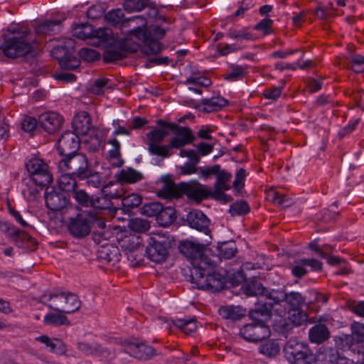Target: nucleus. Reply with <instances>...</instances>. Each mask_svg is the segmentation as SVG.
<instances>
[{
  "label": "nucleus",
  "mask_w": 364,
  "mask_h": 364,
  "mask_svg": "<svg viewBox=\"0 0 364 364\" xmlns=\"http://www.w3.org/2000/svg\"><path fill=\"white\" fill-rule=\"evenodd\" d=\"M180 252L192 259L191 282L198 289L216 291L223 288V282L220 274L214 272V267L203 259L205 245L191 240L182 242Z\"/></svg>",
  "instance_id": "nucleus-1"
},
{
  "label": "nucleus",
  "mask_w": 364,
  "mask_h": 364,
  "mask_svg": "<svg viewBox=\"0 0 364 364\" xmlns=\"http://www.w3.org/2000/svg\"><path fill=\"white\" fill-rule=\"evenodd\" d=\"M73 36L80 39H89V43L105 50L103 59L106 63L114 62V33L110 28L94 29L88 23H80L73 28Z\"/></svg>",
  "instance_id": "nucleus-2"
},
{
  "label": "nucleus",
  "mask_w": 364,
  "mask_h": 364,
  "mask_svg": "<svg viewBox=\"0 0 364 364\" xmlns=\"http://www.w3.org/2000/svg\"><path fill=\"white\" fill-rule=\"evenodd\" d=\"M129 23L137 26L129 35L130 40L135 41L129 47L132 51L135 52L141 48L146 55H153L159 53L162 50L163 46L159 41L151 36V29L146 28V19L144 16H134L129 19Z\"/></svg>",
  "instance_id": "nucleus-3"
},
{
  "label": "nucleus",
  "mask_w": 364,
  "mask_h": 364,
  "mask_svg": "<svg viewBox=\"0 0 364 364\" xmlns=\"http://www.w3.org/2000/svg\"><path fill=\"white\" fill-rule=\"evenodd\" d=\"M272 313L265 306L264 309L257 307L250 311L249 316L252 323L243 326L240 330V335L245 341L252 343L258 342L270 336V329L265 323L270 318Z\"/></svg>",
  "instance_id": "nucleus-4"
},
{
  "label": "nucleus",
  "mask_w": 364,
  "mask_h": 364,
  "mask_svg": "<svg viewBox=\"0 0 364 364\" xmlns=\"http://www.w3.org/2000/svg\"><path fill=\"white\" fill-rule=\"evenodd\" d=\"M14 36L1 43V49L5 56L9 58H17L26 55L33 51L32 42L28 38L27 30L13 32Z\"/></svg>",
  "instance_id": "nucleus-5"
},
{
  "label": "nucleus",
  "mask_w": 364,
  "mask_h": 364,
  "mask_svg": "<svg viewBox=\"0 0 364 364\" xmlns=\"http://www.w3.org/2000/svg\"><path fill=\"white\" fill-rule=\"evenodd\" d=\"M267 296L268 301H265V306L271 313L274 311L279 316H284L287 314L285 309H281L283 305L280 302L287 304L290 308H299L304 302L302 295L296 291L284 293L282 291L272 290Z\"/></svg>",
  "instance_id": "nucleus-6"
},
{
  "label": "nucleus",
  "mask_w": 364,
  "mask_h": 364,
  "mask_svg": "<svg viewBox=\"0 0 364 364\" xmlns=\"http://www.w3.org/2000/svg\"><path fill=\"white\" fill-rule=\"evenodd\" d=\"M56 299L53 304L41 301L49 309L64 314H71L77 311L81 306V301L78 296L70 291H61L59 293H50L48 300Z\"/></svg>",
  "instance_id": "nucleus-7"
},
{
  "label": "nucleus",
  "mask_w": 364,
  "mask_h": 364,
  "mask_svg": "<svg viewBox=\"0 0 364 364\" xmlns=\"http://www.w3.org/2000/svg\"><path fill=\"white\" fill-rule=\"evenodd\" d=\"M72 127L78 135L89 136L94 151L100 147L102 141L98 132L92 125V119L88 112L81 111L76 114L72 122Z\"/></svg>",
  "instance_id": "nucleus-8"
},
{
  "label": "nucleus",
  "mask_w": 364,
  "mask_h": 364,
  "mask_svg": "<svg viewBox=\"0 0 364 364\" xmlns=\"http://www.w3.org/2000/svg\"><path fill=\"white\" fill-rule=\"evenodd\" d=\"M97 219L96 214L92 211H81L74 217L69 218L68 230L70 233L76 238H83L91 231V223Z\"/></svg>",
  "instance_id": "nucleus-9"
},
{
  "label": "nucleus",
  "mask_w": 364,
  "mask_h": 364,
  "mask_svg": "<svg viewBox=\"0 0 364 364\" xmlns=\"http://www.w3.org/2000/svg\"><path fill=\"white\" fill-rule=\"evenodd\" d=\"M284 353L291 364H309L312 355L308 345L296 338L290 339L287 343Z\"/></svg>",
  "instance_id": "nucleus-10"
},
{
  "label": "nucleus",
  "mask_w": 364,
  "mask_h": 364,
  "mask_svg": "<svg viewBox=\"0 0 364 364\" xmlns=\"http://www.w3.org/2000/svg\"><path fill=\"white\" fill-rule=\"evenodd\" d=\"M25 167L31 179L36 185L46 186L53 181V176L48 171V166L42 159H31L26 163Z\"/></svg>",
  "instance_id": "nucleus-11"
},
{
  "label": "nucleus",
  "mask_w": 364,
  "mask_h": 364,
  "mask_svg": "<svg viewBox=\"0 0 364 364\" xmlns=\"http://www.w3.org/2000/svg\"><path fill=\"white\" fill-rule=\"evenodd\" d=\"M46 207L53 212L65 214L75 208L70 203V195L54 187H48L45 193Z\"/></svg>",
  "instance_id": "nucleus-12"
},
{
  "label": "nucleus",
  "mask_w": 364,
  "mask_h": 364,
  "mask_svg": "<svg viewBox=\"0 0 364 364\" xmlns=\"http://www.w3.org/2000/svg\"><path fill=\"white\" fill-rule=\"evenodd\" d=\"M157 124L165 126L171 130L173 137L170 141L169 146L178 149L187 144H191L194 140V136L191 129L187 127L178 126L173 123H166L163 120H158Z\"/></svg>",
  "instance_id": "nucleus-13"
},
{
  "label": "nucleus",
  "mask_w": 364,
  "mask_h": 364,
  "mask_svg": "<svg viewBox=\"0 0 364 364\" xmlns=\"http://www.w3.org/2000/svg\"><path fill=\"white\" fill-rule=\"evenodd\" d=\"M167 133L162 129H154L146 134L148 150L152 155L168 158L171 155L168 145H161Z\"/></svg>",
  "instance_id": "nucleus-14"
},
{
  "label": "nucleus",
  "mask_w": 364,
  "mask_h": 364,
  "mask_svg": "<svg viewBox=\"0 0 364 364\" xmlns=\"http://www.w3.org/2000/svg\"><path fill=\"white\" fill-rule=\"evenodd\" d=\"M88 167V160L86 156L78 152L63 157L59 162L60 169L65 168V170L70 171L77 178L81 176V173L85 172Z\"/></svg>",
  "instance_id": "nucleus-15"
},
{
  "label": "nucleus",
  "mask_w": 364,
  "mask_h": 364,
  "mask_svg": "<svg viewBox=\"0 0 364 364\" xmlns=\"http://www.w3.org/2000/svg\"><path fill=\"white\" fill-rule=\"evenodd\" d=\"M79 148V135L75 132H65L58 141V152L63 157L77 153Z\"/></svg>",
  "instance_id": "nucleus-16"
},
{
  "label": "nucleus",
  "mask_w": 364,
  "mask_h": 364,
  "mask_svg": "<svg viewBox=\"0 0 364 364\" xmlns=\"http://www.w3.org/2000/svg\"><path fill=\"white\" fill-rule=\"evenodd\" d=\"M52 53L63 70H74L80 66V60L65 46L55 47Z\"/></svg>",
  "instance_id": "nucleus-17"
},
{
  "label": "nucleus",
  "mask_w": 364,
  "mask_h": 364,
  "mask_svg": "<svg viewBox=\"0 0 364 364\" xmlns=\"http://www.w3.org/2000/svg\"><path fill=\"white\" fill-rule=\"evenodd\" d=\"M113 181H110L107 185L104 186L101 190L100 196L94 197L93 210H109L111 217H114V208L112 199H114V193L112 191Z\"/></svg>",
  "instance_id": "nucleus-18"
},
{
  "label": "nucleus",
  "mask_w": 364,
  "mask_h": 364,
  "mask_svg": "<svg viewBox=\"0 0 364 364\" xmlns=\"http://www.w3.org/2000/svg\"><path fill=\"white\" fill-rule=\"evenodd\" d=\"M146 253L147 257L152 262L161 263L166 259L168 251L165 242L159 241L151 237L149 238Z\"/></svg>",
  "instance_id": "nucleus-19"
},
{
  "label": "nucleus",
  "mask_w": 364,
  "mask_h": 364,
  "mask_svg": "<svg viewBox=\"0 0 364 364\" xmlns=\"http://www.w3.org/2000/svg\"><path fill=\"white\" fill-rule=\"evenodd\" d=\"M180 196L186 195L189 199L200 202L207 198L208 192L197 181L178 183Z\"/></svg>",
  "instance_id": "nucleus-20"
},
{
  "label": "nucleus",
  "mask_w": 364,
  "mask_h": 364,
  "mask_svg": "<svg viewBox=\"0 0 364 364\" xmlns=\"http://www.w3.org/2000/svg\"><path fill=\"white\" fill-rule=\"evenodd\" d=\"M63 121V117L55 112L42 113L38 117L39 126L48 134H54L58 131Z\"/></svg>",
  "instance_id": "nucleus-21"
},
{
  "label": "nucleus",
  "mask_w": 364,
  "mask_h": 364,
  "mask_svg": "<svg viewBox=\"0 0 364 364\" xmlns=\"http://www.w3.org/2000/svg\"><path fill=\"white\" fill-rule=\"evenodd\" d=\"M124 350L139 359H147L154 354L152 347L146 345L143 342H126L124 345Z\"/></svg>",
  "instance_id": "nucleus-22"
},
{
  "label": "nucleus",
  "mask_w": 364,
  "mask_h": 364,
  "mask_svg": "<svg viewBox=\"0 0 364 364\" xmlns=\"http://www.w3.org/2000/svg\"><path fill=\"white\" fill-rule=\"evenodd\" d=\"M187 221L192 228L204 232L206 235L209 232L210 221L201 211L193 210L189 212L187 215Z\"/></svg>",
  "instance_id": "nucleus-23"
},
{
  "label": "nucleus",
  "mask_w": 364,
  "mask_h": 364,
  "mask_svg": "<svg viewBox=\"0 0 364 364\" xmlns=\"http://www.w3.org/2000/svg\"><path fill=\"white\" fill-rule=\"evenodd\" d=\"M107 6L105 3H99L90 6L87 11V16L90 19H97L104 17L106 22L114 26V9H111L107 14L105 12Z\"/></svg>",
  "instance_id": "nucleus-24"
},
{
  "label": "nucleus",
  "mask_w": 364,
  "mask_h": 364,
  "mask_svg": "<svg viewBox=\"0 0 364 364\" xmlns=\"http://www.w3.org/2000/svg\"><path fill=\"white\" fill-rule=\"evenodd\" d=\"M245 292L247 296H258V301L262 304V308H265V301H268L267 294L271 292L266 289L259 282H252L245 287Z\"/></svg>",
  "instance_id": "nucleus-25"
},
{
  "label": "nucleus",
  "mask_w": 364,
  "mask_h": 364,
  "mask_svg": "<svg viewBox=\"0 0 364 364\" xmlns=\"http://www.w3.org/2000/svg\"><path fill=\"white\" fill-rule=\"evenodd\" d=\"M62 27L60 20H47L36 28V32L38 35L52 36L60 32Z\"/></svg>",
  "instance_id": "nucleus-26"
},
{
  "label": "nucleus",
  "mask_w": 364,
  "mask_h": 364,
  "mask_svg": "<svg viewBox=\"0 0 364 364\" xmlns=\"http://www.w3.org/2000/svg\"><path fill=\"white\" fill-rule=\"evenodd\" d=\"M218 313L223 318L235 321L245 316L246 311L240 306H224L219 309Z\"/></svg>",
  "instance_id": "nucleus-27"
},
{
  "label": "nucleus",
  "mask_w": 364,
  "mask_h": 364,
  "mask_svg": "<svg viewBox=\"0 0 364 364\" xmlns=\"http://www.w3.org/2000/svg\"><path fill=\"white\" fill-rule=\"evenodd\" d=\"M114 87V83L108 78H99L95 80L90 86L88 90L95 95H103L111 93Z\"/></svg>",
  "instance_id": "nucleus-28"
},
{
  "label": "nucleus",
  "mask_w": 364,
  "mask_h": 364,
  "mask_svg": "<svg viewBox=\"0 0 364 364\" xmlns=\"http://www.w3.org/2000/svg\"><path fill=\"white\" fill-rule=\"evenodd\" d=\"M76 176L70 172L63 173L58 180L59 190L69 193L77 188Z\"/></svg>",
  "instance_id": "nucleus-29"
},
{
  "label": "nucleus",
  "mask_w": 364,
  "mask_h": 364,
  "mask_svg": "<svg viewBox=\"0 0 364 364\" xmlns=\"http://www.w3.org/2000/svg\"><path fill=\"white\" fill-rule=\"evenodd\" d=\"M258 350L262 355L267 358H274L279 354L281 346L278 341L269 339L262 342L259 345Z\"/></svg>",
  "instance_id": "nucleus-30"
},
{
  "label": "nucleus",
  "mask_w": 364,
  "mask_h": 364,
  "mask_svg": "<svg viewBox=\"0 0 364 364\" xmlns=\"http://www.w3.org/2000/svg\"><path fill=\"white\" fill-rule=\"evenodd\" d=\"M159 196L164 198H173L180 197L178 184L176 185L168 178L163 179V186L159 191Z\"/></svg>",
  "instance_id": "nucleus-31"
},
{
  "label": "nucleus",
  "mask_w": 364,
  "mask_h": 364,
  "mask_svg": "<svg viewBox=\"0 0 364 364\" xmlns=\"http://www.w3.org/2000/svg\"><path fill=\"white\" fill-rule=\"evenodd\" d=\"M329 331L323 324H318L309 330V339L312 343H321L329 337Z\"/></svg>",
  "instance_id": "nucleus-32"
},
{
  "label": "nucleus",
  "mask_w": 364,
  "mask_h": 364,
  "mask_svg": "<svg viewBox=\"0 0 364 364\" xmlns=\"http://www.w3.org/2000/svg\"><path fill=\"white\" fill-rule=\"evenodd\" d=\"M79 180L84 181L85 183L90 186L98 188L102 184V177L100 173L92 170L88 167L85 172L81 173Z\"/></svg>",
  "instance_id": "nucleus-33"
},
{
  "label": "nucleus",
  "mask_w": 364,
  "mask_h": 364,
  "mask_svg": "<svg viewBox=\"0 0 364 364\" xmlns=\"http://www.w3.org/2000/svg\"><path fill=\"white\" fill-rule=\"evenodd\" d=\"M216 183L215 184V191L218 193H222L225 191L230 189L229 181L231 178V174L225 170L220 171L216 173Z\"/></svg>",
  "instance_id": "nucleus-34"
},
{
  "label": "nucleus",
  "mask_w": 364,
  "mask_h": 364,
  "mask_svg": "<svg viewBox=\"0 0 364 364\" xmlns=\"http://www.w3.org/2000/svg\"><path fill=\"white\" fill-rule=\"evenodd\" d=\"M117 178L122 183H134L143 178V174L134 168H129L122 170Z\"/></svg>",
  "instance_id": "nucleus-35"
},
{
  "label": "nucleus",
  "mask_w": 364,
  "mask_h": 364,
  "mask_svg": "<svg viewBox=\"0 0 364 364\" xmlns=\"http://www.w3.org/2000/svg\"><path fill=\"white\" fill-rule=\"evenodd\" d=\"M176 218L175 210L171 207L163 208L159 213L156 221L159 225L166 227L171 225Z\"/></svg>",
  "instance_id": "nucleus-36"
},
{
  "label": "nucleus",
  "mask_w": 364,
  "mask_h": 364,
  "mask_svg": "<svg viewBox=\"0 0 364 364\" xmlns=\"http://www.w3.org/2000/svg\"><path fill=\"white\" fill-rule=\"evenodd\" d=\"M122 209L125 212L138 207L142 203V198L137 193H130L120 198Z\"/></svg>",
  "instance_id": "nucleus-37"
},
{
  "label": "nucleus",
  "mask_w": 364,
  "mask_h": 364,
  "mask_svg": "<svg viewBox=\"0 0 364 364\" xmlns=\"http://www.w3.org/2000/svg\"><path fill=\"white\" fill-rule=\"evenodd\" d=\"M287 314L289 321L295 326H301L307 322V314L300 308H290Z\"/></svg>",
  "instance_id": "nucleus-38"
},
{
  "label": "nucleus",
  "mask_w": 364,
  "mask_h": 364,
  "mask_svg": "<svg viewBox=\"0 0 364 364\" xmlns=\"http://www.w3.org/2000/svg\"><path fill=\"white\" fill-rule=\"evenodd\" d=\"M204 109L208 112H215L227 105V100L220 97H215L205 100L203 102Z\"/></svg>",
  "instance_id": "nucleus-39"
},
{
  "label": "nucleus",
  "mask_w": 364,
  "mask_h": 364,
  "mask_svg": "<svg viewBox=\"0 0 364 364\" xmlns=\"http://www.w3.org/2000/svg\"><path fill=\"white\" fill-rule=\"evenodd\" d=\"M43 323L46 325H53V326H69L70 324V321L66 316L61 314H47L43 318Z\"/></svg>",
  "instance_id": "nucleus-40"
},
{
  "label": "nucleus",
  "mask_w": 364,
  "mask_h": 364,
  "mask_svg": "<svg viewBox=\"0 0 364 364\" xmlns=\"http://www.w3.org/2000/svg\"><path fill=\"white\" fill-rule=\"evenodd\" d=\"M11 240L15 242L16 245L18 247L27 249L28 247L26 245L27 242L31 243L33 245H36L37 242L31 237L28 232L24 230H19V232L16 236L12 237Z\"/></svg>",
  "instance_id": "nucleus-41"
},
{
  "label": "nucleus",
  "mask_w": 364,
  "mask_h": 364,
  "mask_svg": "<svg viewBox=\"0 0 364 364\" xmlns=\"http://www.w3.org/2000/svg\"><path fill=\"white\" fill-rule=\"evenodd\" d=\"M78 349L84 353L88 355H104L109 354L107 348H102L100 345L92 346L87 343L80 342L77 343Z\"/></svg>",
  "instance_id": "nucleus-42"
},
{
  "label": "nucleus",
  "mask_w": 364,
  "mask_h": 364,
  "mask_svg": "<svg viewBox=\"0 0 364 364\" xmlns=\"http://www.w3.org/2000/svg\"><path fill=\"white\" fill-rule=\"evenodd\" d=\"M148 5V0H124L123 8L128 13L139 12Z\"/></svg>",
  "instance_id": "nucleus-43"
},
{
  "label": "nucleus",
  "mask_w": 364,
  "mask_h": 364,
  "mask_svg": "<svg viewBox=\"0 0 364 364\" xmlns=\"http://www.w3.org/2000/svg\"><path fill=\"white\" fill-rule=\"evenodd\" d=\"M324 356L327 360L323 364H352L353 362L352 359L341 356L333 350L327 351Z\"/></svg>",
  "instance_id": "nucleus-44"
},
{
  "label": "nucleus",
  "mask_w": 364,
  "mask_h": 364,
  "mask_svg": "<svg viewBox=\"0 0 364 364\" xmlns=\"http://www.w3.org/2000/svg\"><path fill=\"white\" fill-rule=\"evenodd\" d=\"M73 195L79 205L85 208H92L94 203L93 196H90L83 190L75 191Z\"/></svg>",
  "instance_id": "nucleus-45"
},
{
  "label": "nucleus",
  "mask_w": 364,
  "mask_h": 364,
  "mask_svg": "<svg viewBox=\"0 0 364 364\" xmlns=\"http://www.w3.org/2000/svg\"><path fill=\"white\" fill-rule=\"evenodd\" d=\"M129 228L137 232H144L150 228V224L148 220L142 218H134L129 220L128 223Z\"/></svg>",
  "instance_id": "nucleus-46"
},
{
  "label": "nucleus",
  "mask_w": 364,
  "mask_h": 364,
  "mask_svg": "<svg viewBox=\"0 0 364 364\" xmlns=\"http://www.w3.org/2000/svg\"><path fill=\"white\" fill-rule=\"evenodd\" d=\"M161 206L162 205L158 202L144 204L141 209V213L147 217L157 218L159 213L161 210Z\"/></svg>",
  "instance_id": "nucleus-47"
},
{
  "label": "nucleus",
  "mask_w": 364,
  "mask_h": 364,
  "mask_svg": "<svg viewBox=\"0 0 364 364\" xmlns=\"http://www.w3.org/2000/svg\"><path fill=\"white\" fill-rule=\"evenodd\" d=\"M174 325L181 329L186 334H191L195 332L197 329L196 323L192 320L186 321L183 319H178L174 321Z\"/></svg>",
  "instance_id": "nucleus-48"
},
{
  "label": "nucleus",
  "mask_w": 364,
  "mask_h": 364,
  "mask_svg": "<svg viewBox=\"0 0 364 364\" xmlns=\"http://www.w3.org/2000/svg\"><path fill=\"white\" fill-rule=\"evenodd\" d=\"M184 83L189 85L206 87L210 85L211 81L208 77L203 75H200L190 77L186 79Z\"/></svg>",
  "instance_id": "nucleus-49"
},
{
  "label": "nucleus",
  "mask_w": 364,
  "mask_h": 364,
  "mask_svg": "<svg viewBox=\"0 0 364 364\" xmlns=\"http://www.w3.org/2000/svg\"><path fill=\"white\" fill-rule=\"evenodd\" d=\"M247 69L242 66H235L232 68L230 73L225 77L229 81H237L242 80L247 75Z\"/></svg>",
  "instance_id": "nucleus-50"
},
{
  "label": "nucleus",
  "mask_w": 364,
  "mask_h": 364,
  "mask_svg": "<svg viewBox=\"0 0 364 364\" xmlns=\"http://www.w3.org/2000/svg\"><path fill=\"white\" fill-rule=\"evenodd\" d=\"M79 56L87 62H93L100 58V54L94 49L82 48L79 50Z\"/></svg>",
  "instance_id": "nucleus-51"
},
{
  "label": "nucleus",
  "mask_w": 364,
  "mask_h": 364,
  "mask_svg": "<svg viewBox=\"0 0 364 364\" xmlns=\"http://www.w3.org/2000/svg\"><path fill=\"white\" fill-rule=\"evenodd\" d=\"M232 215H244L249 212L250 207L244 200H240L234 203L230 209Z\"/></svg>",
  "instance_id": "nucleus-52"
},
{
  "label": "nucleus",
  "mask_w": 364,
  "mask_h": 364,
  "mask_svg": "<svg viewBox=\"0 0 364 364\" xmlns=\"http://www.w3.org/2000/svg\"><path fill=\"white\" fill-rule=\"evenodd\" d=\"M352 338L355 340L358 343L364 341V324L360 323H354L352 326Z\"/></svg>",
  "instance_id": "nucleus-53"
},
{
  "label": "nucleus",
  "mask_w": 364,
  "mask_h": 364,
  "mask_svg": "<svg viewBox=\"0 0 364 364\" xmlns=\"http://www.w3.org/2000/svg\"><path fill=\"white\" fill-rule=\"evenodd\" d=\"M272 23L273 21L272 19L265 18L255 25V29L260 31L264 35H268L272 32Z\"/></svg>",
  "instance_id": "nucleus-54"
},
{
  "label": "nucleus",
  "mask_w": 364,
  "mask_h": 364,
  "mask_svg": "<svg viewBox=\"0 0 364 364\" xmlns=\"http://www.w3.org/2000/svg\"><path fill=\"white\" fill-rule=\"evenodd\" d=\"M245 171L243 168H240L237 171L233 182V188L235 191L240 192L242 189L245 185Z\"/></svg>",
  "instance_id": "nucleus-55"
},
{
  "label": "nucleus",
  "mask_w": 364,
  "mask_h": 364,
  "mask_svg": "<svg viewBox=\"0 0 364 364\" xmlns=\"http://www.w3.org/2000/svg\"><path fill=\"white\" fill-rule=\"evenodd\" d=\"M236 252V246L233 242L225 243L220 247V255L226 259L232 257Z\"/></svg>",
  "instance_id": "nucleus-56"
},
{
  "label": "nucleus",
  "mask_w": 364,
  "mask_h": 364,
  "mask_svg": "<svg viewBox=\"0 0 364 364\" xmlns=\"http://www.w3.org/2000/svg\"><path fill=\"white\" fill-rule=\"evenodd\" d=\"M39 124L38 119L32 117H26L21 123V128L23 131L31 132L36 129Z\"/></svg>",
  "instance_id": "nucleus-57"
},
{
  "label": "nucleus",
  "mask_w": 364,
  "mask_h": 364,
  "mask_svg": "<svg viewBox=\"0 0 364 364\" xmlns=\"http://www.w3.org/2000/svg\"><path fill=\"white\" fill-rule=\"evenodd\" d=\"M0 230L11 238L19 232V229L9 222H0Z\"/></svg>",
  "instance_id": "nucleus-58"
},
{
  "label": "nucleus",
  "mask_w": 364,
  "mask_h": 364,
  "mask_svg": "<svg viewBox=\"0 0 364 364\" xmlns=\"http://www.w3.org/2000/svg\"><path fill=\"white\" fill-rule=\"evenodd\" d=\"M267 196L274 203L278 205H282L285 201L284 195L271 189L267 192Z\"/></svg>",
  "instance_id": "nucleus-59"
},
{
  "label": "nucleus",
  "mask_w": 364,
  "mask_h": 364,
  "mask_svg": "<svg viewBox=\"0 0 364 364\" xmlns=\"http://www.w3.org/2000/svg\"><path fill=\"white\" fill-rule=\"evenodd\" d=\"M282 90L279 87H270L266 89L263 95L266 99L277 100L281 95Z\"/></svg>",
  "instance_id": "nucleus-60"
},
{
  "label": "nucleus",
  "mask_w": 364,
  "mask_h": 364,
  "mask_svg": "<svg viewBox=\"0 0 364 364\" xmlns=\"http://www.w3.org/2000/svg\"><path fill=\"white\" fill-rule=\"evenodd\" d=\"M300 262L303 265L309 266L313 270L318 271L322 268V263L316 259H302Z\"/></svg>",
  "instance_id": "nucleus-61"
},
{
  "label": "nucleus",
  "mask_w": 364,
  "mask_h": 364,
  "mask_svg": "<svg viewBox=\"0 0 364 364\" xmlns=\"http://www.w3.org/2000/svg\"><path fill=\"white\" fill-rule=\"evenodd\" d=\"M8 210L11 215H12L16 222H18L22 227L25 228L29 226L28 223L23 219L20 213L12 208L10 204L8 205Z\"/></svg>",
  "instance_id": "nucleus-62"
},
{
  "label": "nucleus",
  "mask_w": 364,
  "mask_h": 364,
  "mask_svg": "<svg viewBox=\"0 0 364 364\" xmlns=\"http://www.w3.org/2000/svg\"><path fill=\"white\" fill-rule=\"evenodd\" d=\"M179 154L181 157H188L192 162H194L195 164L199 162V157L196 151L193 149L181 150Z\"/></svg>",
  "instance_id": "nucleus-63"
},
{
  "label": "nucleus",
  "mask_w": 364,
  "mask_h": 364,
  "mask_svg": "<svg viewBox=\"0 0 364 364\" xmlns=\"http://www.w3.org/2000/svg\"><path fill=\"white\" fill-rule=\"evenodd\" d=\"M55 80L63 82H72L76 80V76L70 73H61L54 75Z\"/></svg>",
  "instance_id": "nucleus-64"
}]
</instances>
